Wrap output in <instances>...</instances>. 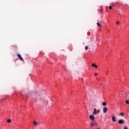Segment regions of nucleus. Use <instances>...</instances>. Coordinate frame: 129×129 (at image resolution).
I'll return each mask as SVG.
<instances>
[{
    "mask_svg": "<svg viewBox=\"0 0 129 129\" xmlns=\"http://www.w3.org/2000/svg\"><path fill=\"white\" fill-rule=\"evenodd\" d=\"M124 129H128L126 126H124Z\"/></svg>",
    "mask_w": 129,
    "mask_h": 129,
    "instance_id": "18",
    "label": "nucleus"
},
{
    "mask_svg": "<svg viewBox=\"0 0 129 129\" xmlns=\"http://www.w3.org/2000/svg\"><path fill=\"white\" fill-rule=\"evenodd\" d=\"M92 67H95L96 68H97V66L96 65V64H95V63H93L92 64Z\"/></svg>",
    "mask_w": 129,
    "mask_h": 129,
    "instance_id": "10",
    "label": "nucleus"
},
{
    "mask_svg": "<svg viewBox=\"0 0 129 129\" xmlns=\"http://www.w3.org/2000/svg\"><path fill=\"white\" fill-rule=\"evenodd\" d=\"M95 76H96L97 75V73H95Z\"/></svg>",
    "mask_w": 129,
    "mask_h": 129,
    "instance_id": "21",
    "label": "nucleus"
},
{
    "mask_svg": "<svg viewBox=\"0 0 129 129\" xmlns=\"http://www.w3.org/2000/svg\"><path fill=\"white\" fill-rule=\"evenodd\" d=\"M90 125L91 126H94V125L97 126V125H98V124L97 123V122L96 121H92L91 122Z\"/></svg>",
    "mask_w": 129,
    "mask_h": 129,
    "instance_id": "2",
    "label": "nucleus"
},
{
    "mask_svg": "<svg viewBox=\"0 0 129 129\" xmlns=\"http://www.w3.org/2000/svg\"><path fill=\"white\" fill-rule=\"evenodd\" d=\"M107 110H108V109H107V107H105L103 109V111L104 113H106V112H107Z\"/></svg>",
    "mask_w": 129,
    "mask_h": 129,
    "instance_id": "5",
    "label": "nucleus"
},
{
    "mask_svg": "<svg viewBox=\"0 0 129 129\" xmlns=\"http://www.w3.org/2000/svg\"><path fill=\"white\" fill-rule=\"evenodd\" d=\"M109 10H112V6H109Z\"/></svg>",
    "mask_w": 129,
    "mask_h": 129,
    "instance_id": "17",
    "label": "nucleus"
},
{
    "mask_svg": "<svg viewBox=\"0 0 129 129\" xmlns=\"http://www.w3.org/2000/svg\"><path fill=\"white\" fill-rule=\"evenodd\" d=\"M97 25L100 28L101 27V25H100V24H99V23H97Z\"/></svg>",
    "mask_w": 129,
    "mask_h": 129,
    "instance_id": "13",
    "label": "nucleus"
},
{
    "mask_svg": "<svg viewBox=\"0 0 129 129\" xmlns=\"http://www.w3.org/2000/svg\"><path fill=\"white\" fill-rule=\"evenodd\" d=\"M85 50H88V46H85Z\"/></svg>",
    "mask_w": 129,
    "mask_h": 129,
    "instance_id": "16",
    "label": "nucleus"
},
{
    "mask_svg": "<svg viewBox=\"0 0 129 129\" xmlns=\"http://www.w3.org/2000/svg\"><path fill=\"white\" fill-rule=\"evenodd\" d=\"M90 119L93 121V120L95 119V117L93 115H90L89 116Z\"/></svg>",
    "mask_w": 129,
    "mask_h": 129,
    "instance_id": "6",
    "label": "nucleus"
},
{
    "mask_svg": "<svg viewBox=\"0 0 129 129\" xmlns=\"http://www.w3.org/2000/svg\"><path fill=\"white\" fill-rule=\"evenodd\" d=\"M128 93H124L123 94V95L125 97H126V98H127V96H128Z\"/></svg>",
    "mask_w": 129,
    "mask_h": 129,
    "instance_id": "7",
    "label": "nucleus"
},
{
    "mask_svg": "<svg viewBox=\"0 0 129 129\" xmlns=\"http://www.w3.org/2000/svg\"><path fill=\"white\" fill-rule=\"evenodd\" d=\"M102 104H103V106H105V105H106V103L103 102Z\"/></svg>",
    "mask_w": 129,
    "mask_h": 129,
    "instance_id": "15",
    "label": "nucleus"
},
{
    "mask_svg": "<svg viewBox=\"0 0 129 129\" xmlns=\"http://www.w3.org/2000/svg\"><path fill=\"white\" fill-rule=\"evenodd\" d=\"M119 115L120 116H124V113H123V112H119Z\"/></svg>",
    "mask_w": 129,
    "mask_h": 129,
    "instance_id": "8",
    "label": "nucleus"
},
{
    "mask_svg": "<svg viewBox=\"0 0 129 129\" xmlns=\"http://www.w3.org/2000/svg\"><path fill=\"white\" fill-rule=\"evenodd\" d=\"M118 124H124L125 123V120H123V119H120L118 120Z\"/></svg>",
    "mask_w": 129,
    "mask_h": 129,
    "instance_id": "1",
    "label": "nucleus"
},
{
    "mask_svg": "<svg viewBox=\"0 0 129 129\" xmlns=\"http://www.w3.org/2000/svg\"><path fill=\"white\" fill-rule=\"evenodd\" d=\"M33 124H34V125H38V122H37V121H34V122H33Z\"/></svg>",
    "mask_w": 129,
    "mask_h": 129,
    "instance_id": "12",
    "label": "nucleus"
},
{
    "mask_svg": "<svg viewBox=\"0 0 129 129\" xmlns=\"http://www.w3.org/2000/svg\"><path fill=\"white\" fill-rule=\"evenodd\" d=\"M125 102L126 104H129V100H126Z\"/></svg>",
    "mask_w": 129,
    "mask_h": 129,
    "instance_id": "14",
    "label": "nucleus"
},
{
    "mask_svg": "<svg viewBox=\"0 0 129 129\" xmlns=\"http://www.w3.org/2000/svg\"><path fill=\"white\" fill-rule=\"evenodd\" d=\"M103 10L102 9H100V12L101 13V12H102Z\"/></svg>",
    "mask_w": 129,
    "mask_h": 129,
    "instance_id": "20",
    "label": "nucleus"
},
{
    "mask_svg": "<svg viewBox=\"0 0 129 129\" xmlns=\"http://www.w3.org/2000/svg\"><path fill=\"white\" fill-rule=\"evenodd\" d=\"M100 112V110L94 108V112L93 113V114L94 115H95V114H97L98 113H99Z\"/></svg>",
    "mask_w": 129,
    "mask_h": 129,
    "instance_id": "3",
    "label": "nucleus"
},
{
    "mask_svg": "<svg viewBox=\"0 0 129 129\" xmlns=\"http://www.w3.org/2000/svg\"><path fill=\"white\" fill-rule=\"evenodd\" d=\"M116 24H117V25H119V22L117 21V22H116Z\"/></svg>",
    "mask_w": 129,
    "mask_h": 129,
    "instance_id": "19",
    "label": "nucleus"
},
{
    "mask_svg": "<svg viewBox=\"0 0 129 129\" xmlns=\"http://www.w3.org/2000/svg\"><path fill=\"white\" fill-rule=\"evenodd\" d=\"M17 57H18L19 59L21 60V61H24V59L22 57V56L20 54H17Z\"/></svg>",
    "mask_w": 129,
    "mask_h": 129,
    "instance_id": "4",
    "label": "nucleus"
},
{
    "mask_svg": "<svg viewBox=\"0 0 129 129\" xmlns=\"http://www.w3.org/2000/svg\"><path fill=\"white\" fill-rule=\"evenodd\" d=\"M7 121L8 123H11V122H12V119H9Z\"/></svg>",
    "mask_w": 129,
    "mask_h": 129,
    "instance_id": "11",
    "label": "nucleus"
},
{
    "mask_svg": "<svg viewBox=\"0 0 129 129\" xmlns=\"http://www.w3.org/2000/svg\"><path fill=\"white\" fill-rule=\"evenodd\" d=\"M112 121L114 122V121H116V120L115 119V116H113L112 117Z\"/></svg>",
    "mask_w": 129,
    "mask_h": 129,
    "instance_id": "9",
    "label": "nucleus"
}]
</instances>
